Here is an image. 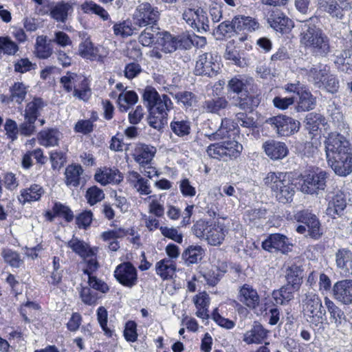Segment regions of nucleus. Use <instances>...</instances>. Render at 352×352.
I'll use <instances>...</instances> for the list:
<instances>
[{"label":"nucleus","mask_w":352,"mask_h":352,"mask_svg":"<svg viewBox=\"0 0 352 352\" xmlns=\"http://www.w3.org/2000/svg\"><path fill=\"white\" fill-rule=\"evenodd\" d=\"M325 152L328 164L339 176L352 172V146L343 135L331 133L325 140Z\"/></svg>","instance_id":"nucleus-1"},{"label":"nucleus","mask_w":352,"mask_h":352,"mask_svg":"<svg viewBox=\"0 0 352 352\" xmlns=\"http://www.w3.org/2000/svg\"><path fill=\"white\" fill-rule=\"evenodd\" d=\"M143 100L148 110V123L158 131L168 123V113L173 109V104L166 95H160L153 87L144 89Z\"/></svg>","instance_id":"nucleus-2"},{"label":"nucleus","mask_w":352,"mask_h":352,"mask_svg":"<svg viewBox=\"0 0 352 352\" xmlns=\"http://www.w3.org/2000/svg\"><path fill=\"white\" fill-rule=\"evenodd\" d=\"M316 17H310L300 24V42L318 56L324 57L331 52L330 41L323 31L314 23Z\"/></svg>","instance_id":"nucleus-3"},{"label":"nucleus","mask_w":352,"mask_h":352,"mask_svg":"<svg viewBox=\"0 0 352 352\" xmlns=\"http://www.w3.org/2000/svg\"><path fill=\"white\" fill-rule=\"evenodd\" d=\"M264 183L271 188L279 202L287 203L292 200L294 186L287 173L270 172L264 178Z\"/></svg>","instance_id":"nucleus-4"},{"label":"nucleus","mask_w":352,"mask_h":352,"mask_svg":"<svg viewBox=\"0 0 352 352\" xmlns=\"http://www.w3.org/2000/svg\"><path fill=\"white\" fill-rule=\"evenodd\" d=\"M194 234L201 239H206L211 245H219L225 239L228 232V228L219 219L217 221L209 223L204 220H199L192 227Z\"/></svg>","instance_id":"nucleus-5"},{"label":"nucleus","mask_w":352,"mask_h":352,"mask_svg":"<svg viewBox=\"0 0 352 352\" xmlns=\"http://www.w3.org/2000/svg\"><path fill=\"white\" fill-rule=\"evenodd\" d=\"M243 146L235 140H228L209 145L206 149L209 157L219 160L228 161L238 157Z\"/></svg>","instance_id":"nucleus-6"},{"label":"nucleus","mask_w":352,"mask_h":352,"mask_svg":"<svg viewBox=\"0 0 352 352\" xmlns=\"http://www.w3.org/2000/svg\"><path fill=\"white\" fill-rule=\"evenodd\" d=\"M302 311L304 314L309 318V322L318 324L320 322L326 311L322 307V300L316 294L308 292L302 300Z\"/></svg>","instance_id":"nucleus-7"},{"label":"nucleus","mask_w":352,"mask_h":352,"mask_svg":"<svg viewBox=\"0 0 352 352\" xmlns=\"http://www.w3.org/2000/svg\"><path fill=\"white\" fill-rule=\"evenodd\" d=\"M160 15L157 8L153 7L148 3H143L136 9L133 16V24L139 28L156 27Z\"/></svg>","instance_id":"nucleus-8"},{"label":"nucleus","mask_w":352,"mask_h":352,"mask_svg":"<svg viewBox=\"0 0 352 352\" xmlns=\"http://www.w3.org/2000/svg\"><path fill=\"white\" fill-rule=\"evenodd\" d=\"M161 35L158 42L162 47V50L165 53H172L179 49H188L192 44L190 36L186 34L173 36L165 32Z\"/></svg>","instance_id":"nucleus-9"},{"label":"nucleus","mask_w":352,"mask_h":352,"mask_svg":"<svg viewBox=\"0 0 352 352\" xmlns=\"http://www.w3.org/2000/svg\"><path fill=\"white\" fill-rule=\"evenodd\" d=\"M327 178V173L322 170L305 175L301 179L300 190L305 194H318L325 189Z\"/></svg>","instance_id":"nucleus-10"},{"label":"nucleus","mask_w":352,"mask_h":352,"mask_svg":"<svg viewBox=\"0 0 352 352\" xmlns=\"http://www.w3.org/2000/svg\"><path fill=\"white\" fill-rule=\"evenodd\" d=\"M220 69L219 57L212 53H204L199 56L195 67L196 75L215 76Z\"/></svg>","instance_id":"nucleus-11"},{"label":"nucleus","mask_w":352,"mask_h":352,"mask_svg":"<svg viewBox=\"0 0 352 352\" xmlns=\"http://www.w3.org/2000/svg\"><path fill=\"white\" fill-rule=\"evenodd\" d=\"M265 122L270 124L280 136H289L299 129L300 122L286 116H277L268 118Z\"/></svg>","instance_id":"nucleus-12"},{"label":"nucleus","mask_w":352,"mask_h":352,"mask_svg":"<svg viewBox=\"0 0 352 352\" xmlns=\"http://www.w3.org/2000/svg\"><path fill=\"white\" fill-rule=\"evenodd\" d=\"M183 19L198 32L209 30L210 21L206 11L202 8H188L182 14Z\"/></svg>","instance_id":"nucleus-13"},{"label":"nucleus","mask_w":352,"mask_h":352,"mask_svg":"<svg viewBox=\"0 0 352 352\" xmlns=\"http://www.w3.org/2000/svg\"><path fill=\"white\" fill-rule=\"evenodd\" d=\"M73 11V4L71 2L60 1L55 5H51L47 2L39 12L45 14L50 12V16L56 21L65 23Z\"/></svg>","instance_id":"nucleus-14"},{"label":"nucleus","mask_w":352,"mask_h":352,"mask_svg":"<svg viewBox=\"0 0 352 352\" xmlns=\"http://www.w3.org/2000/svg\"><path fill=\"white\" fill-rule=\"evenodd\" d=\"M114 276L121 285L129 288L138 283V271L130 262L118 265L114 271Z\"/></svg>","instance_id":"nucleus-15"},{"label":"nucleus","mask_w":352,"mask_h":352,"mask_svg":"<svg viewBox=\"0 0 352 352\" xmlns=\"http://www.w3.org/2000/svg\"><path fill=\"white\" fill-rule=\"evenodd\" d=\"M263 248L270 252H276L278 251L283 254L291 251L292 243L289 239L284 234L275 233L270 234L263 243Z\"/></svg>","instance_id":"nucleus-16"},{"label":"nucleus","mask_w":352,"mask_h":352,"mask_svg":"<svg viewBox=\"0 0 352 352\" xmlns=\"http://www.w3.org/2000/svg\"><path fill=\"white\" fill-rule=\"evenodd\" d=\"M294 219L306 225L308 228L309 234L311 238L317 239L322 235L320 224L318 218L309 210L298 211L294 214Z\"/></svg>","instance_id":"nucleus-17"},{"label":"nucleus","mask_w":352,"mask_h":352,"mask_svg":"<svg viewBox=\"0 0 352 352\" xmlns=\"http://www.w3.org/2000/svg\"><path fill=\"white\" fill-rule=\"evenodd\" d=\"M267 22L271 28L281 34L289 33L294 27V21L278 10L270 13Z\"/></svg>","instance_id":"nucleus-18"},{"label":"nucleus","mask_w":352,"mask_h":352,"mask_svg":"<svg viewBox=\"0 0 352 352\" xmlns=\"http://www.w3.org/2000/svg\"><path fill=\"white\" fill-rule=\"evenodd\" d=\"M333 297L337 301L349 305L352 302V280L345 279L336 282L332 289Z\"/></svg>","instance_id":"nucleus-19"},{"label":"nucleus","mask_w":352,"mask_h":352,"mask_svg":"<svg viewBox=\"0 0 352 352\" xmlns=\"http://www.w3.org/2000/svg\"><path fill=\"white\" fill-rule=\"evenodd\" d=\"M237 298L251 309H256L260 303V296L256 289L249 284H244L239 288Z\"/></svg>","instance_id":"nucleus-20"},{"label":"nucleus","mask_w":352,"mask_h":352,"mask_svg":"<svg viewBox=\"0 0 352 352\" xmlns=\"http://www.w3.org/2000/svg\"><path fill=\"white\" fill-rule=\"evenodd\" d=\"M97 182L105 186L108 184H119L123 180V175L116 168L103 167L97 170L95 174Z\"/></svg>","instance_id":"nucleus-21"},{"label":"nucleus","mask_w":352,"mask_h":352,"mask_svg":"<svg viewBox=\"0 0 352 352\" xmlns=\"http://www.w3.org/2000/svg\"><path fill=\"white\" fill-rule=\"evenodd\" d=\"M268 331L259 322H254L250 329L243 334V341L247 344H260L267 338Z\"/></svg>","instance_id":"nucleus-22"},{"label":"nucleus","mask_w":352,"mask_h":352,"mask_svg":"<svg viewBox=\"0 0 352 352\" xmlns=\"http://www.w3.org/2000/svg\"><path fill=\"white\" fill-rule=\"evenodd\" d=\"M263 148L265 154L273 160H282L289 153L288 148L284 142L275 140H269L264 142Z\"/></svg>","instance_id":"nucleus-23"},{"label":"nucleus","mask_w":352,"mask_h":352,"mask_svg":"<svg viewBox=\"0 0 352 352\" xmlns=\"http://www.w3.org/2000/svg\"><path fill=\"white\" fill-rule=\"evenodd\" d=\"M346 194L340 190L334 192L331 199L329 200L327 213L328 215L335 217V215H340L347 206Z\"/></svg>","instance_id":"nucleus-24"},{"label":"nucleus","mask_w":352,"mask_h":352,"mask_svg":"<svg viewBox=\"0 0 352 352\" xmlns=\"http://www.w3.org/2000/svg\"><path fill=\"white\" fill-rule=\"evenodd\" d=\"M156 153V148L154 146L140 144L137 145L133 157L135 161L142 167L148 165Z\"/></svg>","instance_id":"nucleus-25"},{"label":"nucleus","mask_w":352,"mask_h":352,"mask_svg":"<svg viewBox=\"0 0 352 352\" xmlns=\"http://www.w3.org/2000/svg\"><path fill=\"white\" fill-rule=\"evenodd\" d=\"M84 170L80 164H72L65 170V183L67 186L78 187L82 181Z\"/></svg>","instance_id":"nucleus-26"},{"label":"nucleus","mask_w":352,"mask_h":352,"mask_svg":"<svg viewBox=\"0 0 352 352\" xmlns=\"http://www.w3.org/2000/svg\"><path fill=\"white\" fill-rule=\"evenodd\" d=\"M236 129V124L230 119L221 120V125L214 132L206 135L211 141L222 140L229 138L231 133Z\"/></svg>","instance_id":"nucleus-27"},{"label":"nucleus","mask_w":352,"mask_h":352,"mask_svg":"<svg viewBox=\"0 0 352 352\" xmlns=\"http://www.w3.org/2000/svg\"><path fill=\"white\" fill-rule=\"evenodd\" d=\"M352 8L336 0H330L327 2L324 10L330 16L336 21H343L345 19L346 14Z\"/></svg>","instance_id":"nucleus-28"},{"label":"nucleus","mask_w":352,"mask_h":352,"mask_svg":"<svg viewBox=\"0 0 352 352\" xmlns=\"http://www.w3.org/2000/svg\"><path fill=\"white\" fill-rule=\"evenodd\" d=\"M170 126L172 131L179 137L188 135L190 132V122L182 113L174 116Z\"/></svg>","instance_id":"nucleus-29"},{"label":"nucleus","mask_w":352,"mask_h":352,"mask_svg":"<svg viewBox=\"0 0 352 352\" xmlns=\"http://www.w3.org/2000/svg\"><path fill=\"white\" fill-rule=\"evenodd\" d=\"M67 245L82 258L93 255L98 250L96 247L91 248L87 243L74 236L67 242Z\"/></svg>","instance_id":"nucleus-30"},{"label":"nucleus","mask_w":352,"mask_h":352,"mask_svg":"<svg viewBox=\"0 0 352 352\" xmlns=\"http://www.w3.org/2000/svg\"><path fill=\"white\" fill-rule=\"evenodd\" d=\"M127 180L140 195H148L151 193L148 180L142 177L138 172L130 171Z\"/></svg>","instance_id":"nucleus-31"},{"label":"nucleus","mask_w":352,"mask_h":352,"mask_svg":"<svg viewBox=\"0 0 352 352\" xmlns=\"http://www.w3.org/2000/svg\"><path fill=\"white\" fill-rule=\"evenodd\" d=\"M176 263L170 258H163L155 264L156 274L163 280H168L173 277L176 272Z\"/></svg>","instance_id":"nucleus-32"},{"label":"nucleus","mask_w":352,"mask_h":352,"mask_svg":"<svg viewBox=\"0 0 352 352\" xmlns=\"http://www.w3.org/2000/svg\"><path fill=\"white\" fill-rule=\"evenodd\" d=\"M336 264L345 274L352 270V252L347 248L339 249L335 254Z\"/></svg>","instance_id":"nucleus-33"},{"label":"nucleus","mask_w":352,"mask_h":352,"mask_svg":"<svg viewBox=\"0 0 352 352\" xmlns=\"http://www.w3.org/2000/svg\"><path fill=\"white\" fill-rule=\"evenodd\" d=\"M62 138V133L56 129H47L38 134L39 144L45 147L55 146Z\"/></svg>","instance_id":"nucleus-34"},{"label":"nucleus","mask_w":352,"mask_h":352,"mask_svg":"<svg viewBox=\"0 0 352 352\" xmlns=\"http://www.w3.org/2000/svg\"><path fill=\"white\" fill-rule=\"evenodd\" d=\"M10 95L9 96H4L2 101L7 103L15 102L21 104L26 97L28 87L22 82H14V84L10 87Z\"/></svg>","instance_id":"nucleus-35"},{"label":"nucleus","mask_w":352,"mask_h":352,"mask_svg":"<svg viewBox=\"0 0 352 352\" xmlns=\"http://www.w3.org/2000/svg\"><path fill=\"white\" fill-rule=\"evenodd\" d=\"M99 49L94 47L89 38H86L78 46V54L87 59L102 60V56L99 55Z\"/></svg>","instance_id":"nucleus-36"},{"label":"nucleus","mask_w":352,"mask_h":352,"mask_svg":"<svg viewBox=\"0 0 352 352\" xmlns=\"http://www.w3.org/2000/svg\"><path fill=\"white\" fill-rule=\"evenodd\" d=\"M234 25H236V33L251 32L259 28V23L255 19L243 15L234 16Z\"/></svg>","instance_id":"nucleus-37"},{"label":"nucleus","mask_w":352,"mask_h":352,"mask_svg":"<svg viewBox=\"0 0 352 352\" xmlns=\"http://www.w3.org/2000/svg\"><path fill=\"white\" fill-rule=\"evenodd\" d=\"M47 36H38L34 45V54L40 59H47L53 54V48L47 43Z\"/></svg>","instance_id":"nucleus-38"},{"label":"nucleus","mask_w":352,"mask_h":352,"mask_svg":"<svg viewBox=\"0 0 352 352\" xmlns=\"http://www.w3.org/2000/svg\"><path fill=\"white\" fill-rule=\"evenodd\" d=\"M46 105L47 103L42 98L35 97L27 103L23 116L36 120Z\"/></svg>","instance_id":"nucleus-39"},{"label":"nucleus","mask_w":352,"mask_h":352,"mask_svg":"<svg viewBox=\"0 0 352 352\" xmlns=\"http://www.w3.org/2000/svg\"><path fill=\"white\" fill-rule=\"evenodd\" d=\"M329 72V67L327 65H317L309 69L308 73V79L318 87L324 84L326 76Z\"/></svg>","instance_id":"nucleus-40"},{"label":"nucleus","mask_w":352,"mask_h":352,"mask_svg":"<svg viewBox=\"0 0 352 352\" xmlns=\"http://www.w3.org/2000/svg\"><path fill=\"white\" fill-rule=\"evenodd\" d=\"M43 193L44 190L41 186L33 184L30 188L21 190L19 199L21 203L25 204L26 202L38 201Z\"/></svg>","instance_id":"nucleus-41"},{"label":"nucleus","mask_w":352,"mask_h":352,"mask_svg":"<svg viewBox=\"0 0 352 352\" xmlns=\"http://www.w3.org/2000/svg\"><path fill=\"white\" fill-rule=\"evenodd\" d=\"M80 8L85 14H96L103 21H107L109 19L107 11L92 1H85L80 5Z\"/></svg>","instance_id":"nucleus-42"},{"label":"nucleus","mask_w":352,"mask_h":352,"mask_svg":"<svg viewBox=\"0 0 352 352\" xmlns=\"http://www.w3.org/2000/svg\"><path fill=\"white\" fill-rule=\"evenodd\" d=\"M299 288H294V286L287 284L279 290L274 291L272 294L276 304L283 305L288 302L294 298V292Z\"/></svg>","instance_id":"nucleus-43"},{"label":"nucleus","mask_w":352,"mask_h":352,"mask_svg":"<svg viewBox=\"0 0 352 352\" xmlns=\"http://www.w3.org/2000/svg\"><path fill=\"white\" fill-rule=\"evenodd\" d=\"M338 69L350 74L352 72V52L350 50H344L336 55L334 60Z\"/></svg>","instance_id":"nucleus-44"},{"label":"nucleus","mask_w":352,"mask_h":352,"mask_svg":"<svg viewBox=\"0 0 352 352\" xmlns=\"http://www.w3.org/2000/svg\"><path fill=\"white\" fill-rule=\"evenodd\" d=\"M204 253V251L201 246L190 245L184 251L182 256L185 263L189 265L201 261Z\"/></svg>","instance_id":"nucleus-45"},{"label":"nucleus","mask_w":352,"mask_h":352,"mask_svg":"<svg viewBox=\"0 0 352 352\" xmlns=\"http://www.w3.org/2000/svg\"><path fill=\"white\" fill-rule=\"evenodd\" d=\"M254 80L251 77L245 76H237L232 78L228 82L229 89L234 93H240L253 82Z\"/></svg>","instance_id":"nucleus-46"},{"label":"nucleus","mask_w":352,"mask_h":352,"mask_svg":"<svg viewBox=\"0 0 352 352\" xmlns=\"http://www.w3.org/2000/svg\"><path fill=\"white\" fill-rule=\"evenodd\" d=\"M324 303L330 314L331 319L336 324V327L341 325L345 321L344 312L327 297L324 298Z\"/></svg>","instance_id":"nucleus-47"},{"label":"nucleus","mask_w":352,"mask_h":352,"mask_svg":"<svg viewBox=\"0 0 352 352\" xmlns=\"http://www.w3.org/2000/svg\"><path fill=\"white\" fill-rule=\"evenodd\" d=\"M138 100L137 94L133 91H122L118 96V104L122 111H127L131 106Z\"/></svg>","instance_id":"nucleus-48"},{"label":"nucleus","mask_w":352,"mask_h":352,"mask_svg":"<svg viewBox=\"0 0 352 352\" xmlns=\"http://www.w3.org/2000/svg\"><path fill=\"white\" fill-rule=\"evenodd\" d=\"M228 105V100L223 97L206 100L203 109L206 112L218 113L220 110L226 109Z\"/></svg>","instance_id":"nucleus-49"},{"label":"nucleus","mask_w":352,"mask_h":352,"mask_svg":"<svg viewBox=\"0 0 352 352\" xmlns=\"http://www.w3.org/2000/svg\"><path fill=\"white\" fill-rule=\"evenodd\" d=\"M298 96L299 100L296 107L298 111H309L314 108L316 105V100L309 91L307 90H302L298 94Z\"/></svg>","instance_id":"nucleus-50"},{"label":"nucleus","mask_w":352,"mask_h":352,"mask_svg":"<svg viewBox=\"0 0 352 352\" xmlns=\"http://www.w3.org/2000/svg\"><path fill=\"white\" fill-rule=\"evenodd\" d=\"M85 78L81 76H78L76 73L68 72L65 76H63L60 79V82L63 89L67 92L74 91L75 86H78L80 80Z\"/></svg>","instance_id":"nucleus-51"},{"label":"nucleus","mask_w":352,"mask_h":352,"mask_svg":"<svg viewBox=\"0 0 352 352\" xmlns=\"http://www.w3.org/2000/svg\"><path fill=\"white\" fill-rule=\"evenodd\" d=\"M302 273L300 267L296 265L289 267L285 276L287 284L294 286V288H299L302 277Z\"/></svg>","instance_id":"nucleus-52"},{"label":"nucleus","mask_w":352,"mask_h":352,"mask_svg":"<svg viewBox=\"0 0 352 352\" xmlns=\"http://www.w3.org/2000/svg\"><path fill=\"white\" fill-rule=\"evenodd\" d=\"M4 261L12 267H19L23 265V261L21 258L20 254L10 249H4L1 252Z\"/></svg>","instance_id":"nucleus-53"},{"label":"nucleus","mask_w":352,"mask_h":352,"mask_svg":"<svg viewBox=\"0 0 352 352\" xmlns=\"http://www.w3.org/2000/svg\"><path fill=\"white\" fill-rule=\"evenodd\" d=\"M73 96L83 101L88 100L91 96V89L85 78L80 80V83L78 84V86H75L73 91Z\"/></svg>","instance_id":"nucleus-54"},{"label":"nucleus","mask_w":352,"mask_h":352,"mask_svg":"<svg viewBox=\"0 0 352 352\" xmlns=\"http://www.w3.org/2000/svg\"><path fill=\"white\" fill-rule=\"evenodd\" d=\"M158 34L159 32L157 27H146L140 34L138 41L144 46H150L154 42L155 34Z\"/></svg>","instance_id":"nucleus-55"},{"label":"nucleus","mask_w":352,"mask_h":352,"mask_svg":"<svg viewBox=\"0 0 352 352\" xmlns=\"http://www.w3.org/2000/svg\"><path fill=\"white\" fill-rule=\"evenodd\" d=\"M322 122V116L320 114L311 113L307 115L305 123V128L309 133L314 135Z\"/></svg>","instance_id":"nucleus-56"},{"label":"nucleus","mask_w":352,"mask_h":352,"mask_svg":"<svg viewBox=\"0 0 352 352\" xmlns=\"http://www.w3.org/2000/svg\"><path fill=\"white\" fill-rule=\"evenodd\" d=\"M113 32L116 36L126 37L137 33V29L132 27L127 21L116 23L113 27Z\"/></svg>","instance_id":"nucleus-57"},{"label":"nucleus","mask_w":352,"mask_h":352,"mask_svg":"<svg viewBox=\"0 0 352 352\" xmlns=\"http://www.w3.org/2000/svg\"><path fill=\"white\" fill-rule=\"evenodd\" d=\"M162 195L157 197L156 195L149 196L146 199L151 200L148 205V211L151 214H154L155 217H161L164 214V208L162 204L160 203V199Z\"/></svg>","instance_id":"nucleus-58"},{"label":"nucleus","mask_w":352,"mask_h":352,"mask_svg":"<svg viewBox=\"0 0 352 352\" xmlns=\"http://www.w3.org/2000/svg\"><path fill=\"white\" fill-rule=\"evenodd\" d=\"M19 49L18 45L9 37H0V52L9 56H14Z\"/></svg>","instance_id":"nucleus-59"},{"label":"nucleus","mask_w":352,"mask_h":352,"mask_svg":"<svg viewBox=\"0 0 352 352\" xmlns=\"http://www.w3.org/2000/svg\"><path fill=\"white\" fill-rule=\"evenodd\" d=\"M175 98L186 108L192 107L197 102L196 96L190 91L179 92L175 95Z\"/></svg>","instance_id":"nucleus-60"},{"label":"nucleus","mask_w":352,"mask_h":352,"mask_svg":"<svg viewBox=\"0 0 352 352\" xmlns=\"http://www.w3.org/2000/svg\"><path fill=\"white\" fill-rule=\"evenodd\" d=\"M86 198L88 203L93 206L104 198V193L102 190L94 186L87 189Z\"/></svg>","instance_id":"nucleus-61"},{"label":"nucleus","mask_w":352,"mask_h":352,"mask_svg":"<svg viewBox=\"0 0 352 352\" xmlns=\"http://www.w3.org/2000/svg\"><path fill=\"white\" fill-rule=\"evenodd\" d=\"M96 254L97 252H96L93 255H90L87 257H82L86 265V267L83 270V272L88 276L93 275V274L96 272L100 267V264L96 258Z\"/></svg>","instance_id":"nucleus-62"},{"label":"nucleus","mask_w":352,"mask_h":352,"mask_svg":"<svg viewBox=\"0 0 352 352\" xmlns=\"http://www.w3.org/2000/svg\"><path fill=\"white\" fill-rule=\"evenodd\" d=\"M36 120L24 117V121L19 124V134L23 136H30L36 131Z\"/></svg>","instance_id":"nucleus-63"},{"label":"nucleus","mask_w":352,"mask_h":352,"mask_svg":"<svg viewBox=\"0 0 352 352\" xmlns=\"http://www.w3.org/2000/svg\"><path fill=\"white\" fill-rule=\"evenodd\" d=\"M4 129L6 135L11 141H14L17 139L18 134L19 133V126L14 120L7 119L4 124Z\"/></svg>","instance_id":"nucleus-64"}]
</instances>
